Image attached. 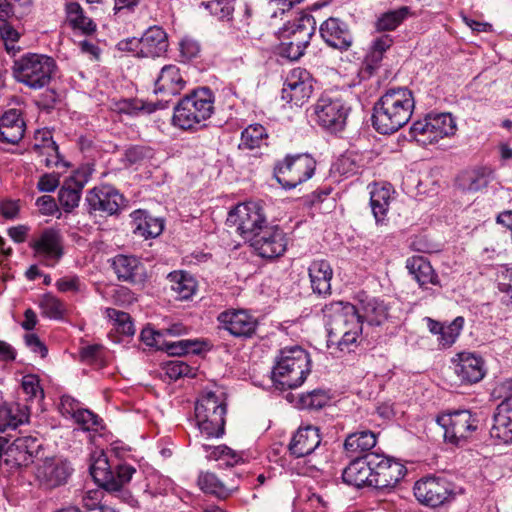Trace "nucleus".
Segmentation results:
<instances>
[{
  "instance_id": "nucleus-1",
  "label": "nucleus",
  "mask_w": 512,
  "mask_h": 512,
  "mask_svg": "<svg viewBox=\"0 0 512 512\" xmlns=\"http://www.w3.org/2000/svg\"><path fill=\"white\" fill-rule=\"evenodd\" d=\"M226 224L251 247L257 256H283L288 240L279 226L267 227V217L259 202L236 205L228 213Z\"/></svg>"
},
{
  "instance_id": "nucleus-2",
  "label": "nucleus",
  "mask_w": 512,
  "mask_h": 512,
  "mask_svg": "<svg viewBox=\"0 0 512 512\" xmlns=\"http://www.w3.org/2000/svg\"><path fill=\"white\" fill-rule=\"evenodd\" d=\"M414 108L415 99L411 90L406 87L388 89L374 103L372 126L380 134H393L409 122Z\"/></svg>"
},
{
  "instance_id": "nucleus-3",
  "label": "nucleus",
  "mask_w": 512,
  "mask_h": 512,
  "mask_svg": "<svg viewBox=\"0 0 512 512\" xmlns=\"http://www.w3.org/2000/svg\"><path fill=\"white\" fill-rule=\"evenodd\" d=\"M330 338H336L341 350L356 342L362 332L360 310L349 302L337 301L322 309Z\"/></svg>"
},
{
  "instance_id": "nucleus-4",
  "label": "nucleus",
  "mask_w": 512,
  "mask_h": 512,
  "mask_svg": "<svg viewBox=\"0 0 512 512\" xmlns=\"http://www.w3.org/2000/svg\"><path fill=\"white\" fill-rule=\"evenodd\" d=\"M310 356L300 346L284 347L279 351L272 369V380L281 390L302 385L310 373Z\"/></svg>"
},
{
  "instance_id": "nucleus-5",
  "label": "nucleus",
  "mask_w": 512,
  "mask_h": 512,
  "mask_svg": "<svg viewBox=\"0 0 512 512\" xmlns=\"http://www.w3.org/2000/svg\"><path fill=\"white\" fill-rule=\"evenodd\" d=\"M227 403L224 393L204 389L194 406L196 426L207 439L220 438L225 433Z\"/></svg>"
},
{
  "instance_id": "nucleus-6",
  "label": "nucleus",
  "mask_w": 512,
  "mask_h": 512,
  "mask_svg": "<svg viewBox=\"0 0 512 512\" xmlns=\"http://www.w3.org/2000/svg\"><path fill=\"white\" fill-rule=\"evenodd\" d=\"M215 95L209 87H198L182 97L174 107L173 123L190 130L214 113Z\"/></svg>"
},
{
  "instance_id": "nucleus-7",
  "label": "nucleus",
  "mask_w": 512,
  "mask_h": 512,
  "mask_svg": "<svg viewBox=\"0 0 512 512\" xmlns=\"http://www.w3.org/2000/svg\"><path fill=\"white\" fill-rule=\"evenodd\" d=\"M12 70L17 82L39 90L50 84L57 64L51 56L29 52L14 60Z\"/></svg>"
},
{
  "instance_id": "nucleus-8",
  "label": "nucleus",
  "mask_w": 512,
  "mask_h": 512,
  "mask_svg": "<svg viewBox=\"0 0 512 512\" xmlns=\"http://www.w3.org/2000/svg\"><path fill=\"white\" fill-rule=\"evenodd\" d=\"M89 471L94 481L100 487L107 491L120 492L127 495V501L131 506L137 504V500L128 492L122 491L123 486L130 482L132 476L136 473L134 466L119 463L112 467L107 456L101 452L91 463Z\"/></svg>"
},
{
  "instance_id": "nucleus-9",
  "label": "nucleus",
  "mask_w": 512,
  "mask_h": 512,
  "mask_svg": "<svg viewBox=\"0 0 512 512\" xmlns=\"http://www.w3.org/2000/svg\"><path fill=\"white\" fill-rule=\"evenodd\" d=\"M316 160L308 153L287 154L273 166V176L285 190L309 180L315 173Z\"/></svg>"
},
{
  "instance_id": "nucleus-10",
  "label": "nucleus",
  "mask_w": 512,
  "mask_h": 512,
  "mask_svg": "<svg viewBox=\"0 0 512 512\" xmlns=\"http://www.w3.org/2000/svg\"><path fill=\"white\" fill-rule=\"evenodd\" d=\"M436 422L444 430V440L459 446L472 437L480 421L470 410H455L439 415Z\"/></svg>"
},
{
  "instance_id": "nucleus-11",
  "label": "nucleus",
  "mask_w": 512,
  "mask_h": 512,
  "mask_svg": "<svg viewBox=\"0 0 512 512\" xmlns=\"http://www.w3.org/2000/svg\"><path fill=\"white\" fill-rule=\"evenodd\" d=\"M371 474L370 487L378 490L393 489L406 475L407 468L398 460L382 453H368Z\"/></svg>"
},
{
  "instance_id": "nucleus-12",
  "label": "nucleus",
  "mask_w": 512,
  "mask_h": 512,
  "mask_svg": "<svg viewBox=\"0 0 512 512\" xmlns=\"http://www.w3.org/2000/svg\"><path fill=\"white\" fill-rule=\"evenodd\" d=\"M414 496L423 505L436 508L455 499V486L443 477L428 476L416 481Z\"/></svg>"
},
{
  "instance_id": "nucleus-13",
  "label": "nucleus",
  "mask_w": 512,
  "mask_h": 512,
  "mask_svg": "<svg viewBox=\"0 0 512 512\" xmlns=\"http://www.w3.org/2000/svg\"><path fill=\"white\" fill-rule=\"evenodd\" d=\"M88 211L107 216L117 215L128 205V200L115 187L103 184L87 192L85 198Z\"/></svg>"
},
{
  "instance_id": "nucleus-14",
  "label": "nucleus",
  "mask_w": 512,
  "mask_h": 512,
  "mask_svg": "<svg viewBox=\"0 0 512 512\" xmlns=\"http://www.w3.org/2000/svg\"><path fill=\"white\" fill-rule=\"evenodd\" d=\"M349 108L340 99L321 97L314 105L315 121L331 132L341 131L345 124Z\"/></svg>"
},
{
  "instance_id": "nucleus-15",
  "label": "nucleus",
  "mask_w": 512,
  "mask_h": 512,
  "mask_svg": "<svg viewBox=\"0 0 512 512\" xmlns=\"http://www.w3.org/2000/svg\"><path fill=\"white\" fill-rule=\"evenodd\" d=\"M313 92L310 73L303 68H295L290 71L281 92V99L291 107L304 105Z\"/></svg>"
},
{
  "instance_id": "nucleus-16",
  "label": "nucleus",
  "mask_w": 512,
  "mask_h": 512,
  "mask_svg": "<svg viewBox=\"0 0 512 512\" xmlns=\"http://www.w3.org/2000/svg\"><path fill=\"white\" fill-rule=\"evenodd\" d=\"M319 34L325 44L341 53L354 44V34L348 22L339 17H329L319 26Z\"/></svg>"
},
{
  "instance_id": "nucleus-17",
  "label": "nucleus",
  "mask_w": 512,
  "mask_h": 512,
  "mask_svg": "<svg viewBox=\"0 0 512 512\" xmlns=\"http://www.w3.org/2000/svg\"><path fill=\"white\" fill-rule=\"evenodd\" d=\"M217 320L219 328L228 331L237 338H251L257 329V320L245 310H226Z\"/></svg>"
},
{
  "instance_id": "nucleus-18",
  "label": "nucleus",
  "mask_w": 512,
  "mask_h": 512,
  "mask_svg": "<svg viewBox=\"0 0 512 512\" xmlns=\"http://www.w3.org/2000/svg\"><path fill=\"white\" fill-rule=\"evenodd\" d=\"M28 246L35 255L62 256L64 254V237L58 228L46 227L34 231Z\"/></svg>"
},
{
  "instance_id": "nucleus-19",
  "label": "nucleus",
  "mask_w": 512,
  "mask_h": 512,
  "mask_svg": "<svg viewBox=\"0 0 512 512\" xmlns=\"http://www.w3.org/2000/svg\"><path fill=\"white\" fill-rule=\"evenodd\" d=\"M184 80L180 69L176 65H165L154 83V93L160 96L159 99L168 101V105L174 96H177L185 88Z\"/></svg>"
},
{
  "instance_id": "nucleus-20",
  "label": "nucleus",
  "mask_w": 512,
  "mask_h": 512,
  "mask_svg": "<svg viewBox=\"0 0 512 512\" xmlns=\"http://www.w3.org/2000/svg\"><path fill=\"white\" fill-rule=\"evenodd\" d=\"M454 373L462 384H473L485 375L484 360L470 352L458 353L453 360Z\"/></svg>"
},
{
  "instance_id": "nucleus-21",
  "label": "nucleus",
  "mask_w": 512,
  "mask_h": 512,
  "mask_svg": "<svg viewBox=\"0 0 512 512\" xmlns=\"http://www.w3.org/2000/svg\"><path fill=\"white\" fill-rule=\"evenodd\" d=\"M88 177L86 171L77 170L64 181L58 192V201L64 212L70 213L79 205L81 192L88 182Z\"/></svg>"
},
{
  "instance_id": "nucleus-22",
  "label": "nucleus",
  "mask_w": 512,
  "mask_h": 512,
  "mask_svg": "<svg viewBox=\"0 0 512 512\" xmlns=\"http://www.w3.org/2000/svg\"><path fill=\"white\" fill-rule=\"evenodd\" d=\"M9 453L19 466H28L42 455L43 442L34 436H20L9 446Z\"/></svg>"
},
{
  "instance_id": "nucleus-23",
  "label": "nucleus",
  "mask_w": 512,
  "mask_h": 512,
  "mask_svg": "<svg viewBox=\"0 0 512 512\" xmlns=\"http://www.w3.org/2000/svg\"><path fill=\"white\" fill-rule=\"evenodd\" d=\"M321 444L320 430L316 426L300 427L293 435L288 449L295 458L305 457L313 453Z\"/></svg>"
},
{
  "instance_id": "nucleus-24",
  "label": "nucleus",
  "mask_w": 512,
  "mask_h": 512,
  "mask_svg": "<svg viewBox=\"0 0 512 512\" xmlns=\"http://www.w3.org/2000/svg\"><path fill=\"white\" fill-rule=\"evenodd\" d=\"M70 475L71 469L67 463L56 462L53 459H46L36 470L38 481L47 489L65 484Z\"/></svg>"
},
{
  "instance_id": "nucleus-25",
  "label": "nucleus",
  "mask_w": 512,
  "mask_h": 512,
  "mask_svg": "<svg viewBox=\"0 0 512 512\" xmlns=\"http://www.w3.org/2000/svg\"><path fill=\"white\" fill-rule=\"evenodd\" d=\"M25 121L17 109H9L0 118V140L8 144H18L25 133Z\"/></svg>"
},
{
  "instance_id": "nucleus-26",
  "label": "nucleus",
  "mask_w": 512,
  "mask_h": 512,
  "mask_svg": "<svg viewBox=\"0 0 512 512\" xmlns=\"http://www.w3.org/2000/svg\"><path fill=\"white\" fill-rule=\"evenodd\" d=\"M167 34L159 26L149 27L141 37L140 57L157 58L164 55L168 49Z\"/></svg>"
},
{
  "instance_id": "nucleus-27",
  "label": "nucleus",
  "mask_w": 512,
  "mask_h": 512,
  "mask_svg": "<svg viewBox=\"0 0 512 512\" xmlns=\"http://www.w3.org/2000/svg\"><path fill=\"white\" fill-rule=\"evenodd\" d=\"M316 30V21L310 14H301L284 29L283 37L306 48Z\"/></svg>"
},
{
  "instance_id": "nucleus-28",
  "label": "nucleus",
  "mask_w": 512,
  "mask_h": 512,
  "mask_svg": "<svg viewBox=\"0 0 512 512\" xmlns=\"http://www.w3.org/2000/svg\"><path fill=\"white\" fill-rule=\"evenodd\" d=\"M369 462L368 453L361 457H355L342 472L343 482L356 488L370 487L372 466Z\"/></svg>"
},
{
  "instance_id": "nucleus-29",
  "label": "nucleus",
  "mask_w": 512,
  "mask_h": 512,
  "mask_svg": "<svg viewBox=\"0 0 512 512\" xmlns=\"http://www.w3.org/2000/svg\"><path fill=\"white\" fill-rule=\"evenodd\" d=\"M131 227L133 233L145 239L159 236L164 229L162 218L153 217L145 210H136L131 213Z\"/></svg>"
},
{
  "instance_id": "nucleus-30",
  "label": "nucleus",
  "mask_w": 512,
  "mask_h": 512,
  "mask_svg": "<svg viewBox=\"0 0 512 512\" xmlns=\"http://www.w3.org/2000/svg\"><path fill=\"white\" fill-rule=\"evenodd\" d=\"M492 178V169L481 166L462 171L456 179V184L465 192H477L486 188Z\"/></svg>"
},
{
  "instance_id": "nucleus-31",
  "label": "nucleus",
  "mask_w": 512,
  "mask_h": 512,
  "mask_svg": "<svg viewBox=\"0 0 512 512\" xmlns=\"http://www.w3.org/2000/svg\"><path fill=\"white\" fill-rule=\"evenodd\" d=\"M333 270L326 259L314 260L309 266V277L314 293L327 295L331 293Z\"/></svg>"
},
{
  "instance_id": "nucleus-32",
  "label": "nucleus",
  "mask_w": 512,
  "mask_h": 512,
  "mask_svg": "<svg viewBox=\"0 0 512 512\" xmlns=\"http://www.w3.org/2000/svg\"><path fill=\"white\" fill-rule=\"evenodd\" d=\"M377 443V434L371 430H361L350 433L346 436L343 447L350 457H359L365 455L375 447Z\"/></svg>"
},
{
  "instance_id": "nucleus-33",
  "label": "nucleus",
  "mask_w": 512,
  "mask_h": 512,
  "mask_svg": "<svg viewBox=\"0 0 512 512\" xmlns=\"http://www.w3.org/2000/svg\"><path fill=\"white\" fill-rule=\"evenodd\" d=\"M168 101L158 99L156 102L144 101L138 98L121 99L116 102L115 109L119 113L127 114L130 116H137L139 114H152L157 110L166 109Z\"/></svg>"
},
{
  "instance_id": "nucleus-34",
  "label": "nucleus",
  "mask_w": 512,
  "mask_h": 512,
  "mask_svg": "<svg viewBox=\"0 0 512 512\" xmlns=\"http://www.w3.org/2000/svg\"><path fill=\"white\" fill-rule=\"evenodd\" d=\"M394 191L390 186L375 185L370 192V206L376 224H384Z\"/></svg>"
},
{
  "instance_id": "nucleus-35",
  "label": "nucleus",
  "mask_w": 512,
  "mask_h": 512,
  "mask_svg": "<svg viewBox=\"0 0 512 512\" xmlns=\"http://www.w3.org/2000/svg\"><path fill=\"white\" fill-rule=\"evenodd\" d=\"M393 42V38L388 34L376 37L372 41L363 63L364 69L369 73V75L374 74V72L380 67L384 53L393 45Z\"/></svg>"
},
{
  "instance_id": "nucleus-36",
  "label": "nucleus",
  "mask_w": 512,
  "mask_h": 512,
  "mask_svg": "<svg viewBox=\"0 0 512 512\" xmlns=\"http://www.w3.org/2000/svg\"><path fill=\"white\" fill-rule=\"evenodd\" d=\"M66 19L74 30H80L83 34L91 35L96 32L95 22L85 15L83 8L78 2L69 1L65 3Z\"/></svg>"
},
{
  "instance_id": "nucleus-37",
  "label": "nucleus",
  "mask_w": 512,
  "mask_h": 512,
  "mask_svg": "<svg viewBox=\"0 0 512 512\" xmlns=\"http://www.w3.org/2000/svg\"><path fill=\"white\" fill-rule=\"evenodd\" d=\"M427 117L433 144L444 137L455 134L456 122L450 113L428 114Z\"/></svg>"
},
{
  "instance_id": "nucleus-38",
  "label": "nucleus",
  "mask_w": 512,
  "mask_h": 512,
  "mask_svg": "<svg viewBox=\"0 0 512 512\" xmlns=\"http://www.w3.org/2000/svg\"><path fill=\"white\" fill-rule=\"evenodd\" d=\"M28 414L19 405L10 406L0 402V433L15 430L20 424L28 421Z\"/></svg>"
},
{
  "instance_id": "nucleus-39",
  "label": "nucleus",
  "mask_w": 512,
  "mask_h": 512,
  "mask_svg": "<svg viewBox=\"0 0 512 512\" xmlns=\"http://www.w3.org/2000/svg\"><path fill=\"white\" fill-rule=\"evenodd\" d=\"M198 486L208 494L214 495L219 499L228 498L234 491V487L224 484L216 474L212 472H201L198 476Z\"/></svg>"
},
{
  "instance_id": "nucleus-40",
  "label": "nucleus",
  "mask_w": 512,
  "mask_h": 512,
  "mask_svg": "<svg viewBox=\"0 0 512 512\" xmlns=\"http://www.w3.org/2000/svg\"><path fill=\"white\" fill-rule=\"evenodd\" d=\"M406 267L420 286L435 284L437 275L427 258H408Z\"/></svg>"
},
{
  "instance_id": "nucleus-41",
  "label": "nucleus",
  "mask_w": 512,
  "mask_h": 512,
  "mask_svg": "<svg viewBox=\"0 0 512 512\" xmlns=\"http://www.w3.org/2000/svg\"><path fill=\"white\" fill-rule=\"evenodd\" d=\"M43 144H35L33 146V151L36 152L39 156L44 157L42 162L46 167H59L64 166L68 167L69 164L63 160L59 152V147L55 141L52 140V137H43Z\"/></svg>"
},
{
  "instance_id": "nucleus-42",
  "label": "nucleus",
  "mask_w": 512,
  "mask_h": 512,
  "mask_svg": "<svg viewBox=\"0 0 512 512\" xmlns=\"http://www.w3.org/2000/svg\"><path fill=\"white\" fill-rule=\"evenodd\" d=\"M360 316L362 321H366L369 325L378 326L387 319V307L382 301L371 298L361 301Z\"/></svg>"
},
{
  "instance_id": "nucleus-43",
  "label": "nucleus",
  "mask_w": 512,
  "mask_h": 512,
  "mask_svg": "<svg viewBox=\"0 0 512 512\" xmlns=\"http://www.w3.org/2000/svg\"><path fill=\"white\" fill-rule=\"evenodd\" d=\"M237 0H209L202 1L200 7H203L217 21L231 23L234 19V12Z\"/></svg>"
},
{
  "instance_id": "nucleus-44",
  "label": "nucleus",
  "mask_w": 512,
  "mask_h": 512,
  "mask_svg": "<svg viewBox=\"0 0 512 512\" xmlns=\"http://www.w3.org/2000/svg\"><path fill=\"white\" fill-rule=\"evenodd\" d=\"M112 268L118 278L123 281H135L143 273L138 258H112Z\"/></svg>"
},
{
  "instance_id": "nucleus-45",
  "label": "nucleus",
  "mask_w": 512,
  "mask_h": 512,
  "mask_svg": "<svg viewBox=\"0 0 512 512\" xmlns=\"http://www.w3.org/2000/svg\"><path fill=\"white\" fill-rule=\"evenodd\" d=\"M490 435L505 444L512 443V415L496 409Z\"/></svg>"
},
{
  "instance_id": "nucleus-46",
  "label": "nucleus",
  "mask_w": 512,
  "mask_h": 512,
  "mask_svg": "<svg viewBox=\"0 0 512 512\" xmlns=\"http://www.w3.org/2000/svg\"><path fill=\"white\" fill-rule=\"evenodd\" d=\"M408 14L409 8L407 6L382 13L374 23L375 31L387 32L395 30L406 19Z\"/></svg>"
},
{
  "instance_id": "nucleus-47",
  "label": "nucleus",
  "mask_w": 512,
  "mask_h": 512,
  "mask_svg": "<svg viewBox=\"0 0 512 512\" xmlns=\"http://www.w3.org/2000/svg\"><path fill=\"white\" fill-rule=\"evenodd\" d=\"M268 139V133L266 128L258 123L251 124L241 132V144L240 147H244L249 150L260 148L262 145H266Z\"/></svg>"
},
{
  "instance_id": "nucleus-48",
  "label": "nucleus",
  "mask_w": 512,
  "mask_h": 512,
  "mask_svg": "<svg viewBox=\"0 0 512 512\" xmlns=\"http://www.w3.org/2000/svg\"><path fill=\"white\" fill-rule=\"evenodd\" d=\"M161 351H165L171 356H182L188 353L198 354L201 351L199 341L179 340V341H162Z\"/></svg>"
},
{
  "instance_id": "nucleus-49",
  "label": "nucleus",
  "mask_w": 512,
  "mask_h": 512,
  "mask_svg": "<svg viewBox=\"0 0 512 512\" xmlns=\"http://www.w3.org/2000/svg\"><path fill=\"white\" fill-rule=\"evenodd\" d=\"M106 315L113 322L116 332L124 336H133L135 334V327L132 318L127 312L114 308H107Z\"/></svg>"
},
{
  "instance_id": "nucleus-50",
  "label": "nucleus",
  "mask_w": 512,
  "mask_h": 512,
  "mask_svg": "<svg viewBox=\"0 0 512 512\" xmlns=\"http://www.w3.org/2000/svg\"><path fill=\"white\" fill-rule=\"evenodd\" d=\"M498 290L502 294L501 302L512 306V267L501 266L497 273Z\"/></svg>"
},
{
  "instance_id": "nucleus-51",
  "label": "nucleus",
  "mask_w": 512,
  "mask_h": 512,
  "mask_svg": "<svg viewBox=\"0 0 512 512\" xmlns=\"http://www.w3.org/2000/svg\"><path fill=\"white\" fill-rule=\"evenodd\" d=\"M463 325L464 318L461 316L456 317L448 325H444L441 334L438 337L439 345L443 348L452 346L460 335V332L463 329Z\"/></svg>"
},
{
  "instance_id": "nucleus-52",
  "label": "nucleus",
  "mask_w": 512,
  "mask_h": 512,
  "mask_svg": "<svg viewBox=\"0 0 512 512\" xmlns=\"http://www.w3.org/2000/svg\"><path fill=\"white\" fill-rule=\"evenodd\" d=\"M172 286L175 296L179 300L189 299L195 292V283L191 278L183 274L171 275Z\"/></svg>"
},
{
  "instance_id": "nucleus-53",
  "label": "nucleus",
  "mask_w": 512,
  "mask_h": 512,
  "mask_svg": "<svg viewBox=\"0 0 512 512\" xmlns=\"http://www.w3.org/2000/svg\"><path fill=\"white\" fill-rule=\"evenodd\" d=\"M329 401V395L326 391L321 389L302 394L300 397V404L302 408L308 410H320L328 405Z\"/></svg>"
},
{
  "instance_id": "nucleus-54",
  "label": "nucleus",
  "mask_w": 512,
  "mask_h": 512,
  "mask_svg": "<svg viewBox=\"0 0 512 512\" xmlns=\"http://www.w3.org/2000/svg\"><path fill=\"white\" fill-rule=\"evenodd\" d=\"M409 135L412 140H415L420 145L427 146L433 144L428 117L426 116L423 120L414 122L409 129Z\"/></svg>"
},
{
  "instance_id": "nucleus-55",
  "label": "nucleus",
  "mask_w": 512,
  "mask_h": 512,
  "mask_svg": "<svg viewBox=\"0 0 512 512\" xmlns=\"http://www.w3.org/2000/svg\"><path fill=\"white\" fill-rule=\"evenodd\" d=\"M42 314L50 319H61L64 314L63 303L52 294H45L40 302Z\"/></svg>"
},
{
  "instance_id": "nucleus-56",
  "label": "nucleus",
  "mask_w": 512,
  "mask_h": 512,
  "mask_svg": "<svg viewBox=\"0 0 512 512\" xmlns=\"http://www.w3.org/2000/svg\"><path fill=\"white\" fill-rule=\"evenodd\" d=\"M151 149L142 145H132L128 147L123 155L122 161L125 166L140 164L151 157Z\"/></svg>"
},
{
  "instance_id": "nucleus-57",
  "label": "nucleus",
  "mask_w": 512,
  "mask_h": 512,
  "mask_svg": "<svg viewBox=\"0 0 512 512\" xmlns=\"http://www.w3.org/2000/svg\"><path fill=\"white\" fill-rule=\"evenodd\" d=\"M166 375L172 379L177 380L181 377H194L195 372L191 366L182 360H171L168 361L165 366Z\"/></svg>"
},
{
  "instance_id": "nucleus-58",
  "label": "nucleus",
  "mask_w": 512,
  "mask_h": 512,
  "mask_svg": "<svg viewBox=\"0 0 512 512\" xmlns=\"http://www.w3.org/2000/svg\"><path fill=\"white\" fill-rule=\"evenodd\" d=\"M72 417L86 431L97 430L102 422L97 414L88 409H78Z\"/></svg>"
},
{
  "instance_id": "nucleus-59",
  "label": "nucleus",
  "mask_w": 512,
  "mask_h": 512,
  "mask_svg": "<svg viewBox=\"0 0 512 512\" xmlns=\"http://www.w3.org/2000/svg\"><path fill=\"white\" fill-rule=\"evenodd\" d=\"M210 456L214 457L216 460L222 461V464L225 466H234L242 461L240 454L225 445L213 447Z\"/></svg>"
},
{
  "instance_id": "nucleus-60",
  "label": "nucleus",
  "mask_w": 512,
  "mask_h": 512,
  "mask_svg": "<svg viewBox=\"0 0 512 512\" xmlns=\"http://www.w3.org/2000/svg\"><path fill=\"white\" fill-rule=\"evenodd\" d=\"M179 50L182 61L188 62L199 56L201 47L198 41L185 37L179 43Z\"/></svg>"
},
{
  "instance_id": "nucleus-61",
  "label": "nucleus",
  "mask_w": 512,
  "mask_h": 512,
  "mask_svg": "<svg viewBox=\"0 0 512 512\" xmlns=\"http://www.w3.org/2000/svg\"><path fill=\"white\" fill-rule=\"evenodd\" d=\"M306 48L292 42L287 39V41H282L279 47V53L282 57H286L290 60H298L301 56H303Z\"/></svg>"
},
{
  "instance_id": "nucleus-62",
  "label": "nucleus",
  "mask_w": 512,
  "mask_h": 512,
  "mask_svg": "<svg viewBox=\"0 0 512 512\" xmlns=\"http://www.w3.org/2000/svg\"><path fill=\"white\" fill-rule=\"evenodd\" d=\"M410 247L413 251L424 254H433L440 251L425 235L415 236L410 243Z\"/></svg>"
},
{
  "instance_id": "nucleus-63",
  "label": "nucleus",
  "mask_w": 512,
  "mask_h": 512,
  "mask_svg": "<svg viewBox=\"0 0 512 512\" xmlns=\"http://www.w3.org/2000/svg\"><path fill=\"white\" fill-rule=\"evenodd\" d=\"M22 388L29 398H43V389L39 385L37 377L33 375H27L23 377Z\"/></svg>"
},
{
  "instance_id": "nucleus-64",
  "label": "nucleus",
  "mask_w": 512,
  "mask_h": 512,
  "mask_svg": "<svg viewBox=\"0 0 512 512\" xmlns=\"http://www.w3.org/2000/svg\"><path fill=\"white\" fill-rule=\"evenodd\" d=\"M57 102L58 94L55 90L49 89L39 96V99L36 101V105L39 109L49 113L55 108Z\"/></svg>"
}]
</instances>
